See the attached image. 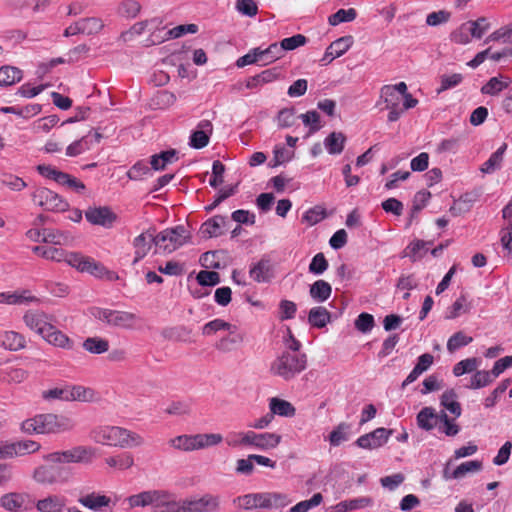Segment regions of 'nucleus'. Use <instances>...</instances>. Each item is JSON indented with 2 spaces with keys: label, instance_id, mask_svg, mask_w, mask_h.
<instances>
[{
  "label": "nucleus",
  "instance_id": "f257e3e1",
  "mask_svg": "<svg viewBox=\"0 0 512 512\" xmlns=\"http://www.w3.org/2000/svg\"><path fill=\"white\" fill-rule=\"evenodd\" d=\"M32 250L45 259L57 262L65 261L77 270L88 272L96 277H101L105 272L103 265L80 253L66 252L62 248L44 246H35Z\"/></svg>",
  "mask_w": 512,
  "mask_h": 512
},
{
  "label": "nucleus",
  "instance_id": "f03ea898",
  "mask_svg": "<svg viewBox=\"0 0 512 512\" xmlns=\"http://www.w3.org/2000/svg\"><path fill=\"white\" fill-rule=\"evenodd\" d=\"M73 420L64 415L54 413L37 414L21 423L23 433L32 434H58L74 428Z\"/></svg>",
  "mask_w": 512,
  "mask_h": 512
},
{
  "label": "nucleus",
  "instance_id": "7ed1b4c3",
  "mask_svg": "<svg viewBox=\"0 0 512 512\" xmlns=\"http://www.w3.org/2000/svg\"><path fill=\"white\" fill-rule=\"evenodd\" d=\"M93 438L97 443L120 448L142 446L144 438L131 430L119 426H103L93 431Z\"/></svg>",
  "mask_w": 512,
  "mask_h": 512
},
{
  "label": "nucleus",
  "instance_id": "20e7f679",
  "mask_svg": "<svg viewBox=\"0 0 512 512\" xmlns=\"http://www.w3.org/2000/svg\"><path fill=\"white\" fill-rule=\"evenodd\" d=\"M307 357L300 352H282L270 365V372L286 381L306 369Z\"/></svg>",
  "mask_w": 512,
  "mask_h": 512
},
{
  "label": "nucleus",
  "instance_id": "39448f33",
  "mask_svg": "<svg viewBox=\"0 0 512 512\" xmlns=\"http://www.w3.org/2000/svg\"><path fill=\"white\" fill-rule=\"evenodd\" d=\"M190 238L189 231L182 225L167 228L155 236L156 252L172 253L183 246Z\"/></svg>",
  "mask_w": 512,
  "mask_h": 512
},
{
  "label": "nucleus",
  "instance_id": "423d86ee",
  "mask_svg": "<svg viewBox=\"0 0 512 512\" xmlns=\"http://www.w3.org/2000/svg\"><path fill=\"white\" fill-rule=\"evenodd\" d=\"M91 314L95 319L109 326L123 329H132L136 322L139 321V317L134 313L107 308L94 307L91 310Z\"/></svg>",
  "mask_w": 512,
  "mask_h": 512
},
{
  "label": "nucleus",
  "instance_id": "0eeeda50",
  "mask_svg": "<svg viewBox=\"0 0 512 512\" xmlns=\"http://www.w3.org/2000/svg\"><path fill=\"white\" fill-rule=\"evenodd\" d=\"M93 457L94 450L91 447L76 446L69 450L47 454L44 459L51 463H88Z\"/></svg>",
  "mask_w": 512,
  "mask_h": 512
},
{
  "label": "nucleus",
  "instance_id": "6e6552de",
  "mask_svg": "<svg viewBox=\"0 0 512 512\" xmlns=\"http://www.w3.org/2000/svg\"><path fill=\"white\" fill-rule=\"evenodd\" d=\"M33 202L45 210L53 212H63L69 207L60 195L46 187H38L32 193Z\"/></svg>",
  "mask_w": 512,
  "mask_h": 512
},
{
  "label": "nucleus",
  "instance_id": "1a4fd4ad",
  "mask_svg": "<svg viewBox=\"0 0 512 512\" xmlns=\"http://www.w3.org/2000/svg\"><path fill=\"white\" fill-rule=\"evenodd\" d=\"M69 478L70 472L63 466L41 465L33 472V479L43 485L66 483Z\"/></svg>",
  "mask_w": 512,
  "mask_h": 512
},
{
  "label": "nucleus",
  "instance_id": "9d476101",
  "mask_svg": "<svg viewBox=\"0 0 512 512\" xmlns=\"http://www.w3.org/2000/svg\"><path fill=\"white\" fill-rule=\"evenodd\" d=\"M220 507L221 497L210 493L184 500V512H218Z\"/></svg>",
  "mask_w": 512,
  "mask_h": 512
},
{
  "label": "nucleus",
  "instance_id": "9b49d317",
  "mask_svg": "<svg viewBox=\"0 0 512 512\" xmlns=\"http://www.w3.org/2000/svg\"><path fill=\"white\" fill-rule=\"evenodd\" d=\"M23 320L29 329L39 334L42 338L52 329L53 325L51 323L52 317L38 310L26 312Z\"/></svg>",
  "mask_w": 512,
  "mask_h": 512
},
{
  "label": "nucleus",
  "instance_id": "f8f14e48",
  "mask_svg": "<svg viewBox=\"0 0 512 512\" xmlns=\"http://www.w3.org/2000/svg\"><path fill=\"white\" fill-rule=\"evenodd\" d=\"M392 433V429L377 428L370 433L360 436L356 441V445L363 449H377L387 443Z\"/></svg>",
  "mask_w": 512,
  "mask_h": 512
},
{
  "label": "nucleus",
  "instance_id": "ddd939ff",
  "mask_svg": "<svg viewBox=\"0 0 512 512\" xmlns=\"http://www.w3.org/2000/svg\"><path fill=\"white\" fill-rule=\"evenodd\" d=\"M1 506L10 512L27 511L31 509L29 495L25 493H7L0 498Z\"/></svg>",
  "mask_w": 512,
  "mask_h": 512
},
{
  "label": "nucleus",
  "instance_id": "4468645a",
  "mask_svg": "<svg viewBox=\"0 0 512 512\" xmlns=\"http://www.w3.org/2000/svg\"><path fill=\"white\" fill-rule=\"evenodd\" d=\"M157 500L154 501V512H184V500L177 501L166 491H157Z\"/></svg>",
  "mask_w": 512,
  "mask_h": 512
},
{
  "label": "nucleus",
  "instance_id": "2eb2a0df",
  "mask_svg": "<svg viewBox=\"0 0 512 512\" xmlns=\"http://www.w3.org/2000/svg\"><path fill=\"white\" fill-rule=\"evenodd\" d=\"M85 217L91 224L104 227H110L116 219V215L106 206L88 208Z\"/></svg>",
  "mask_w": 512,
  "mask_h": 512
},
{
  "label": "nucleus",
  "instance_id": "dca6fc26",
  "mask_svg": "<svg viewBox=\"0 0 512 512\" xmlns=\"http://www.w3.org/2000/svg\"><path fill=\"white\" fill-rule=\"evenodd\" d=\"M249 276L257 283H266L273 278V268L270 259L263 257L251 264Z\"/></svg>",
  "mask_w": 512,
  "mask_h": 512
},
{
  "label": "nucleus",
  "instance_id": "f3484780",
  "mask_svg": "<svg viewBox=\"0 0 512 512\" xmlns=\"http://www.w3.org/2000/svg\"><path fill=\"white\" fill-rule=\"evenodd\" d=\"M213 126L209 120H201L190 136V146L195 149H202L209 143V136L212 134Z\"/></svg>",
  "mask_w": 512,
  "mask_h": 512
},
{
  "label": "nucleus",
  "instance_id": "a211bd4d",
  "mask_svg": "<svg viewBox=\"0 0 512 512\" xmlns=\"http://www.w3.org/2000/svg\"><path fill=\"white\" fill-rule=\"evenodd\" d=\"M434 356L430 353H424L420 355L417 359V363L412 369V371L408 374L406 379L402 382L401 387L405 388L411 383L415 382L420 375L426 372L433 364Z\"/></svg>",
  "mask_w": 512,
  "mask_h": 512
},
{
  "label": "nucleus",
  "instance_id": "6ab92c4d",
  "mask_svg": "<svg viewBox=\"0 0 512 512\" xmlns=\"http://www.w3.org/2000/svg\"><path fill=\"white\" fill-rule=\"evenodd\" d=\"M291 502L292 500L285 493L261 492V509H282Z\"/></svg>",
  "mask_w": 512,
  "mask_h": 512
},
{
  "label": "nucleus",
  "instance_id": "aec40b11",
  "mask_svg": "<svg viewBox=\"0 0 512 512\" xmlns=\"http://www.w3.org/2000/svg\"><path fill=\"white\" fill-rule=\"evenodd\" d=\"M78 503H80L83 507L99 511L102 507H106L110 504L111 499L103 494H99L96 492L91 493H80V496L77 499Z\"/></svg>",
  "mask_w": 512,
  "mask_h": 512
},
{
  "label": "nucleus",
  "instance_id": "412c9836",
  "mask_svg": "<svg viewBox=\"0 0 512 512\" xmlns=\"http://www.w3.org/2000/svg\"><path fill=\"white\" fill-rule=\"evenodd\" d=\"M154 239L155 236L149 232H143L134 239L135 258L133 263H137L148 254L154 244Z\"/></svg>",
  "mask_w": 512,
  "mask_h": 512
},
{
  "label": "nucleus",
  "instance_id": "4be33fe9",
  "mask_svg": "<svg viewBox=\"0 0 512 512\" xmlns=\"http://www.w3.org/2000/svg\"><path fill=\"white\" fill-rule=\"evenodd\" d=\"M0 346L10 351H18L26 346L23 335L15 331H4L0 333Z\"/></svg>",
  "mask_w": 512,
  "mask_h": 512
},
{
  "label": "nucleus",
  "instance_id": "5701e85b",
  "mask_svg": "<svg viewBox=\"0 0 512 512\" xmlns=\"http://www.w3.org/2000/svg\"><path fill=\"white\" fill-rule=\"evenodd\" d=\"M417 425L420 429L431 431L438 427L437 412L433 407H423L416 416Z\"/></svg>",
  "mask_w": 512,
  "mask_h": 512
},
{
  "label": "nucleus",
  "instance_id": "b1692460",
  "mask_svg": "<svg viewBox=\"0 0 512 512\" xmlns=\"http://www.w3.org/2000/svg\"><path fill=\"white\" fill-rule=\"evenodd\" d=\"M35 507L39 512H63L65 507V499L59 495H48L38 500Z\"/></svg>",
  "mask_w": 512,
  "mask_h": 512
},
{
  "label": "nucleus",
  "instance_id": "393cba45",
  "mask_svg": "<svg viewBox=\"0 0 512 512\" xmlns=\"http://www.w3.org/2000/svg\"><path fill=\"white\" fill-rule=\"evenodd\" d=\"M225 223L226 218L224 216L216 215L202 224L200 232L207 238L218 237L223 234Z\"/></svg>",
  "mask_w": 512,
  "mask_h": 512
},
{
  "label": "nucleus",
  "instance_id": "a878e982",
  "mask_svg": "<svg viewBox=\"0 0 512 512\" xmlns=\"http://www.w3.org/2000/svg\"><path fill=\"white\" fill-rule=\"evenodd\" d=\"M278 75L279 73L276 68L267 69L257 75L249 77L246 81L245 86L247 89H256L266 83L274 81L278 77Z\"/></svg>",
  "mask_w": 512,
  "mask_h": 512
},
{
  "label": "nucleus",
  "instance_id": "bb28decb",
  "mask_svg": "<svg viewBox=\"0 0 512 512\" xmlns=\"http://www.w3.org/2000/svg\"><path fill=\"white\" fill-rule=\"evenodd\" d=\"M43 339L56 347L64 349H71L73 347L72 340L54 325H52V329L44 335Z\"/></svg>",
  "mask_w": 512,
  "mask_h": 512
},
{
  "label": "nucleus",
  "instance_id": "cd10ccee",
  "mask_svg": "<svg viewBox=\"0 0 512 512\" xmlns=\"http://www.w3.org/2000/svg\"><path fill=\"white\" fill-rule=\"evenodd\" d=\"M331 314L323 306H316L310 309L308 314V322L316 328H323L330 322Z\"/></svg>",
  "mask_w": 512,
  "mask_h": 512
},
{
  "label": "nucleus",
  "instance_id": "c85d7f7f",
  "mask_svg": "<svg viewBox=\"0 0 512 512\" xmlns=\"http://www.w3.org/2000/svg\"><path fill=\"white\" fill-rule=\"evenodd\" d=\"M346 137L342 132H332L324 140V146L331 155L340 154L344 150Z\"/></svg>",
  "mask_w": 512,
  "mask_h": 512
},
{
  "label": "nucleus",
  "instance_id": "c756f323",
  "mask_svg": "<svg viewBox=\"0 0 512 512\" xmlns=\"http://www.w3.org/2000/svg\"><path fill=\"white\" fill-rule=\"evenodd\" d=\"M440 404L453 414L455 418L460 417L462 409L460 403L457 401V395L453 389L446 390L441 395Z\"/></svg>",
  "mask_w": 512,
  "mask_h": 512
},
{
  "label": "nucleus",
  "instance_id": "7c9ffc66",
  "mask_svg": "<svg viewBox=\"0 0 512 512\" xmlns=\"http://www.w3.org/2000/svg\"><path fill=\"white\" fill-rule=\"evenodd\" d=\"M309 293L313 300L324 302L331 296L332 287L325 280H317L310 286Z\"/></svg>",
  "mask_w": 512,
  "mask_h": 512
},
{
  "label": "nucleus",
  "instance_id": "2f4dec72",
  "mask_svg": "<svg viewBox=\"0 0 512 512\" xmlns=\"http://www.w3.org/2000/svg\"><path fill=\"white\" fill-rule=\"evenodd\" d=\"M506 148L507 145L505 143L502 144L494 153L491 154L489 159L482 164L480 171L482 173L490 174L499 169L503 161V155Z\"/></svg>",
  "mask_w": 512,
  "mask_h": 512
},
{
  "label": "nucleus",
  "instance_id": "473e14b6",
  "mask_svg": "<svg viewBox=\"0 0 512 512\" xmlns=\"http://www.w3.org/2000/svg\"><path fill=\"white\" fill-rule=\"evenodd\" d=\"M95 391L91 388L75 385L68 387V402L69 401H82L91 402L95 400Z\"/></svg>",
  "mask_w": 512,
  "mask_h": 512
},
{
  "label": "nucleus",
  "instance_id": "72a5a7b5",
  "mask_svg": "<svg viewBox=\"0 0 512 512\" xmlns=\"http://www.w3.org/2000/svg\"><path fill=\"white\" fill-rule=\"evenodd\" d=\"M351 427V424L346 422H341L338 424L329 435L330 445L337 447L341 443L349 440Z\"/></svg>",
  "mask_w": 512,
  "mask_h": 512
},
{
  "label": "nucleus",
  "instance_id": "f704fd0d",
  "mask_svg": "<svg viewBox=\"0 0 512 512\" xmlns=\"http://www.w3.org/2000/svg\"><path fill=\"white\" fill-rule=\"evenodd\" d=\"M270 412L272 415H279L284 417H292L295 415L294 406L283 399L272 398L269 403Z\"/></svg>",
  "mask_w": 512,
  "mask_h": 512
},
{
  "label": "nucleus",
  "instance_id": "c9c22d12",
  "mask_svg": "<svg viewBox=\"0 0 512 512\" xmlns=\"http://www.w3.org/2000/svg\"><path fill=\"white\" fill-rule=\"evenodd\" d=\"M157 491L158 490L143 491L139 494H135L128 497L127 501L129 503V506L131 508L145 507L149 505L153 507L154 501L157 500Z\"/></svg>",
  "mask_w": 512,
  "mask_h": 512
},
{
  "label": "nucleus",
  "instance_id": "e433bc0d",
  "mask_svg": "<svg viewBox=\"0 0 512 512\" xmlns=\"http://www.w3.org/2000/svg\"><path fill=\"white\" fill-rule=\"evenodd\" d=\"M176 101V96L174 93L161 90L158 91L151 99H150V107L153 109H166L173 105Z\"/></svg>",
  "mask_w": 512,
  "mask_h": 512
},
{
  "label": "nucleus",
  "instance_id": "4c0bfd02",
  "mask_svg": "<svg viewBox=\"0 0 512 512\" xmlns=\"http://www.w3.org/2000/svg\"><path fill=\"white\" fill-rule=\"evenodd\" d=\"M371 504H372L371 498L361 497V498L341 501L338 504H336L333 507V509H334V512H347L350 510L364 508V507L370 506Z\"/></svg>",
  "mask_w": 512,
  "mask_h": 512
},
{
  "label": "nucleus",
  "instance_id": "58836bf2",
  "mask_svg": "<svg viewBox=\"0 0 512 512\" xmlns=\"http://www.w3.org/2000/svg\"><path fill=\"white\" fill-rule=\"evenodd\" d=\"M22 79V71L13 66L0 67V86H10Z\"/></svg>",
  "mask_w": 512,
  "mask_h": 512
},
{
  "label": "nucleus",
  "instance_id": "ea45409f",
  "mask_svg": "<svg viewBox=\"0 0 512 512\" xmlns=\"http://www.w3.org/2000/svg\"><path fill=\"white\" fill-rule=\"evenodd\" d=\"M195 435H180L169 440V444L178 450L194 451L198 450Z\"/></svg>",
  "mask_w": 512,
  "mask_h": 512
},
{
  "label": "nucleus",
  "instance_id": "a19ab883",
  "mask_svg": "<svg viewBox=\"0 0 512 512\" xmlns=\"http://www.w3.org/2000/svg\"><path fill=\"white\" fill-rule=\"evenodd\" d=\"M72 240L71 236L61 230L43 229L42 242L55 245H65Z\"/></svg>",
  "mask_w": 512,
  "mask_h": 512
},
{
  "label": "nucleus",
  "instance_id": "79ce46f5",
  "mask_svg": "<svg viewBox=\"0 0 512 512\" xmlns=\"http://www.w3.org/2000/svg\"><path fill=\"white\" fill-rule=\"evenodd\" d=\"M281 439L276 433H258L256 448L264 451L274 449L280 444Z\"/></svg>",
  "mask_w": 512,
  "mask_h": 512
},
{
  "label": "nucleus",
  "instance_id": "37998d69",
  "mask_svg": "<svg viewBox=\"0 0 512 512\" xmlns=\"http://www.w3.org/2000/svg\"><path fill=\"white\" fill-rule=\"evenodd\" d=\"M495 378L491 371L477 370L471 377L470 384L467 385L469 389H480L490 385Z\"/></svg>",
  "mask_w": 512,
  "mask_h": 512
},
{
  "label": "nucleus",
  "instance_id": "c03bdc74",
  "mask_svg": "<svg viewBox=\"0 0 512 512\" xmlns=\"http://www.w3.org/2000/svg\"><path fill=\"white\" fill-rule=\"evenodd\" d=\"M83 348L92 354H103L109 349V342L100 337H89L83 342Z\"/></svg>",
  "mask_w": 512,
  "mask_h": 512
},
{
  "label": "nucleus",
  "instance_id": "a18cd8bd",
  "mask_svg": "<svg viewBox=\"0 0 512 512\" xmlns=\"http://www.w3.org/2000/svg\"><path fill=\"white\" fill-rule=\"evenodd\" d=\"M79 25L81 28V34H86V35L97 34L104 27L103 21L97 17H88V18L80 19Z\"/></svg>",
  "mask_w": 512,
  "mask_h": 512
},
{
  "label": "nucleus",
  "instance_id": "49530a36",
  "mask_svg": "<svg viewBox=\"0 0 512 512\" xmlns=\"http://www.w3.org/2000/svg\"><path fill=\"white\" fill-rule=\"evenodd\" d=\"M141 10V5L139 2L135 0H124L120 3L117 9V13L119 16L133 19L137 17Z\"/></svg>",
  "mask_w": 512,
  "mask_h": 512
},
{
  "label": "nucleus",
  "instance_id": "de8ad7c7",
  "mask_svg": "<svg viewBox=\"0 0 512 512\" xmlns=\"http://www.w3.org/2000/svg\"><path fill=\"white\" fill-rule=\"evenodd\" d=\"M473 341L471 336L462 331L454 333L447 341V350L452 354L458 349L469 345Z\"/></svg>",
  "mask_w": 512,
  "mask_h": 512
},
{
  "label": "nucleus",
  "instance_id": "09e8293b",
  "mask_svg": "<svg viewBox=\"0 0 512 512\" xmlns=\"http://www.w3.org/2000/svg\"><path fill=\"white\" fill-rule=\"evenodd\" d=\"M105 462L110 467L126 470L134 465V458L130 453H122L117 456L106 458Z\"/></svg>",
  "mask_w": 512,
  "mask_h": 512
},
{
  "label": "nucleus",
  "instance_id": "8fccbe9b",
  "mask_svg": "<svg viewBox=\"0 0 512 512\" xmlns=\"http://www.w3.org/2000/svg\"><path fill=\"white\" fill-rule=\"evenodd\" d=\"M509 83L503 81L500 77H492L481 87V93L495 96L508 87Z\"/></svg>",
  "mask_w": 512,
  "mask_h": 512
},
{
  "label": "nucleus",
  "instance_id": "3c124183",
  "mask_svg": "<svg viewBox=\"0 0 512 512\" xmlns=\"http://www.w3.org/2000/svg\"><path fill=\"white\" fill-rule=\"evenodd\" d=\"M234 502L238 503L239 507L246 510L261 508V493H251L239 496L234 499Z\"/></svg>",
  "mask_w": 512,
  "mask_h": 512
},
{
  "label": "nucleus",
  "instance_id": "603ef678",
  "mask_svg": "<svg viewBox=\"0 0 512 512\" xmlns=\"http://www.w3.org/2000/svg\"><path fill=\"white\" fill-rule=\"evenodd\" d=\"M479 364L480 360L475 357L461 360L460 362L454 365L453 374L454 376L459 377L464 375L465 373L476 371Z\"/></svg>",
  "mask_w": 512,
  "mask_h": 512
},
{
  "label": "nucleus",
  "instance_id": "864d4df0",
  "mask_svg": "<svg viewBox=\"0 0 512 512\" xmlns=\"http://www.w3.org/2000/svg\"><path fill=\"white\" fill-rule=\"evenodd\" d=\"M220 330H227L229 332H233L235 330V326L222 319H214L206 323L202 327V334L209 336Z\"/></svg>",
  "mask_w": 512,
  "mask_h": 512
},
{
  "label": "nucleus",
  "instance_id": "5fc2aeb1",
  "mask_svg": "<svg viewBox=\"0 0 512 512\" xmlns=\"http://www.w3.org/2000/svg\"><path fill=\"white\" fill-rule=\"evenodd\" d=\"M357 16V12L354 8L339 9L336 13L332 14L328 18V22L332 26H337L343 22H351Z\"/></svg>",
  "mask_w": 512,
  "mask_h": 512
},
{
  "label": "nucleus",
  "instance_id": "6e6d98bb",
  "mask_svg": "<svg viewBox=\"0 0 512 512\" xmlns=\"http://www.w3.org/2000/svg\"><path fill=\"white\" fill-rule=\"evenodd\" d=\"M354 43L352 36L347 35L333 41L328 48L334 53V56L340 57L345 54Z\"/></svg>",
  "mask_w": 512,
  "mask_h": 512
},
{
  "label": "nucleus",
  "instance_id": "4d7b16f0",
  "mask_svg": "<svg viewBox=\"0 0 512 512\" xmlns=\"http://www.w3.org/2000/svg\"><path fill=\"white\" fill-rule=\"evenodd\" d=\"M482 469V462L478 460H471L461 463L452 473V478L460 479L467 473L477 472Z\"/></svg>",
  "mask_w": 512,
  "mask_h": 512
},
{
  "label": "nucleus",
  "instance_id": "13d9d810",
  "mask_svg": "<svg viewBox=\"0 0 512 512\" xmlns=\"http://www.w3.org/2000/svg\"><path fill=\"white\" fill-rule=\"evenodd\" d=\"M323 502V496L321 493H315L310 499L298 502L296 505L290 508L289 512H308L319 506Z\"/></svg>",
  "mask_w": 512,
  "mask_h": 512
},
{
  "label": "nucleus",
  "instance_id": "bf43d9fd",
  "mask_svg": "<svg viewBox=\"0 0 512 512\" xmlns=\"http://www.w3.org/2000/svg\"><path fill=\"white\" fill-rule=\"evenodd\" d=\"M1 375L6 382L21 383L27 378L28 373L22 368L8 367L2 371Z\"/></svg>",
  "mask_w": 512,
  "mask_h": 512
},
{
  "label": "nucleus",
  "instance_id": "052dcab7",
  "mask_svg": "<svg viewBox=\"0 0 512 512\" xmlns=\"http://www.w3.org/2000/svg\"><path fill=\"white\" fill-rule=\"evenodd\" d=\"M196 280L202 287H212L220 283V275L215 271L201 270L197 274Z\"/></svg>",
  "mask_w": 512,
  "mask_h": 512
},
{
  "label": "nucleus",
  "instance_id": "680f3d73",
  "mask_svg": "<svg viewBox=\"0 0 512 512\" xmlns=\"http://www.w3.org/2000/svg\"><path fill=\"white\" fill-rule=\"evenodd\" d=\"M151 169L145 162H136L127 172V177L130 180H142L146 175L151 174Z\"/></svg>",
  "mask_w": 512,
  "mask_h": 512
},
{
  "label": "nucleus",
  "instance_id": "e2e57ef3",
  "mask_svg": "<svg viewBox=\"0 0 512 512\" xmlns=\"http://www.w3.org/2000/svg\"><path fill=\"white\" fill-rule=\"evenodd\" d=\"M223 437L218 433L196 434V443L199 449L218 445L222 442Z\"/></svg>",
  "mask_w": 512,
  "mask_h": 512
},
{
  "label": "nucleus",
  "instance_id": "0e129e2a",
  "mask_svg": "<svg viewBox=\"0 0 512 512\" xmlns=\"http://www.w3.org/2000/svg\"><path fill=\"white\" fill-rule=\"evenodd\" d=\"M466 24L470 30L471 36L477 39H480L490 27L487 19L484 17H480L475 21H469Z\"/></svg>",
  "mask_w": 512,
  "mask_h": 512
},
{
  "label": "nucleus",
  "instance_id": "69168bd1",
  "mask_svg": "<svg viewBox=\"0 0 512 512\" xmlns=\"http://www.w3.org/2000/svg\"><path fill=\"white\" fill-rule=\"evenodd\" d=\"M284 55V50L278 43H272L264 50H261L262 61L271 63L277 59H280Z\"/></svg>",
  "mask_w": 512,
  "mask_h": 512
},
{
  "label": "nucleus",
  "instance_id": "338daca9",
  "mask_svg": "<svg viewBox=\"0 0 512 512\" xmlns=\"http://www.w3.org/2000/svg\"><path fill=\"white\" fill-rule=\"evenodd\" d=\"M89 140H90V136L86 135V136H83L81 139L74 141L67 147L66 154L70 157H74V156L80 155L81 153H83L86 150H89L90 149Z\"/></svg>",
  "mask_w": 512,
  "mask_h": 512
},
{
  "label": "nucleus",
  "instance_id": "774afa93",
  "mask_svg": "<svg viewBox=\"0 0 512 512\" xmlns=\"http://www.w3.org/2000/svg\"><path fill=\"white\" fill-rule=\"evenodd\" d=\"M329 264L327 259L325 258L323 253H317L311 260L309 264V272L314 275H321L323 274Z\"/></svg>",
  "mask_w": 512,
  "mask_h": 512
}]
</instances>
